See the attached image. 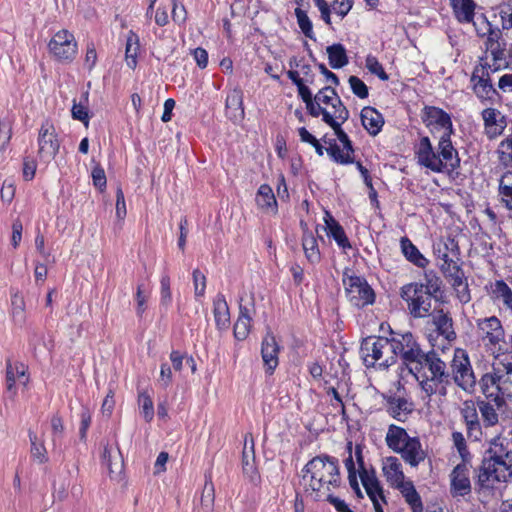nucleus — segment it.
Instances as JSON below:
<instances>
[{"mask_svg": "<svg viewBox=\"0 0 512 512\" xmlns=\"http://www.w3.org/2000/svg\"><path fill=\"white\" fill-rule=\"evenodd\" d=\"M439 279H428L427 285L408 283L401 288L400 296L407 303L409 313L414 318L430 315L432 294L439 290Z\"/></svg>", "mask_w": 512, "mask_h": 512, "instance_id": "obj_4", "label": "nucleus"}, {"mask_svg": "<svg viewBox=\"0 0 512 512\" xmlns=\"http://www.w3.org/2000/svg\"><path fill=\"white\" fill-rule=\"evenodd\" d=\"M418 163L433 172H452L460 165L458 152L451 139H439L438 151L435 152L428 137H422L416 152Z\"/></svg>", "mask_w": 512, "mask_h": 512, "instance_id": "obj_3", "label": "nucleus"}, {"mask_svg": "<svg viewBox=\"0 0 512 512\" xmlns=\"http://www.w3.org/2000/svg\"><path fill=\"white\" fill-rule=\"evenodd\" d=\"M12 127L8 120H0V149L3 150L10 141Z\"/></svg>", "mask_w": 512, "mask_h": 512, "instance_id": "obj_62", "label": "nucleus"}, {"mask_svg": "<svg viewBox=\"0 0 512 512\" xmlns=\"http://www.w3.org/2000/svg\"><path fill=\"white\" fill-rule=\"evenodd\" d=\"M92 179L93 184L96 188H98L100 191H103L106 187V175L104 172V169L100 166H96L92 170Z\"/></svg>", "mask_w": 512, "mask_h": 512, "instance_id": "obj_64", "label": "nucleus"}, {"mask_svg": "<svg viewBox=\"0 0 512 512\" xmlns=\"http://www.w3.org/2000/svg\"><path fill=\"white\" fill-rule=\"evenodd\" d=\"M38 157L42 162L50 163L57 155L60 142L53 124H42L38 135Z\"/></svg>", "mask_w": 512, "mask_h": 512, "instance_id": "obj_13", "label": "nucleus"}, {"mask_svg": "<svg viewBox=\"0 0 512 512\" xmlns=\"http://www.w3.org/2000/svg\"><path fill=\"white\" fill-rule=\"evenodd\" d=\"M493 370L497 373L498 385H500L503 398L512 397V361L505 356L494 364Z\"/></svg>", "mask_w": 512, "mask_h": 512, "instance_id": "obj_21", "label": "nucleus"}, {"mask_svg": "<svg viewBox=\"0 0 512 512\" xmlns=\"http://www.w3.org/2000/svg\"><path fill=\"white\" fill-rule=\"evenodd\" d=\"M352 92L359 98L364 99L368 97L367 85L357 76H350L348 79Z\"/></svg>", "mask_w": 512, "mask_h": 512, "instance_id": "obj_56", "label": "nucleus"}, {"mask_svg": "<svg viewBox=\"0 0 512 512\" xmlns=\"http://www.w3.org/2000/svg\"><path fill=\"white\" fill-rule=\"evenodd\" d=\"M328 118V115H326ZM330 124H328L334 131L335 135L339 139V141L343 144V149L345 152L350 153L351 156H353L354 148L352 146V142L349 139L348 135L344 132V130L341 128V125L344 122H341L340 120L332 121V119L329 117Z\"/></svg>", "mask_w": 512, "mask_h": 512, "instance_id": "obj_47", "label": "nucleus"}, {"mask_svg": "<svg viewBox=\"0 0 512 512\" xmlns=\"http://www.w3.org/2000/svg\"><path fill=\"white\" fill-rule=\"evenodd\" d=\"M138 402L145 421L150 422L154 417V406L151 397L146 392H141Z\"/></svg>", "mask_w": 512, "mask_h": 512, "instance_id": "obj_51", "label": "nucleus"}, {"mask_svg": "<svg viewBox=\"0 0 512 512\" xmlns=\"http://www.w3.org/2000/svg\"><path fill=\"white\" fill-rule=\"evenodd\" d=\"M256 204L265 212H276V198L269 185L263 184L259 187L256 194Z\"/></svg>", "mask_w": 512, "mask_h": 512, "instance_id": "obj_32", "label": "nucleus"}, {"mask_svg": "<svg viewBox=\"0 0 512 512\" xmlns=\"http://www.w3.org/2000/svg\"><path fill=\"white\" fill-rule=\"evenodd\" d=\"M411 507L412 512H423V503L412 481H405L396 487Z\"/></svg>", "mask_w": 512, "mask_h": 512, "instance_id": "obj_30", "label": "nucleus"}, {"mask_svg": "<svg viewBox=\"0 0 512 512\" xmlns=\"http://www.w3.org/2000/svg\"><path fill=\"white\" fill-rule=\"evenodd\" d=\"M498 195L500 202L512 211V171H507L500 177Z\"/></svg>", "mask_w": 512, "mask_h": 512, "instance_id": "obj_35", "label": "nucleus"}, {"mask_svg": "<svg viewBox=\"0 0 512 512\" xmlns=\"http://www.w3.org/2000/svg\"><path fill=\"white\" fill-rule=\"evenodd\" d=\"M214 318L219 329H226L230 323L229 307L225 297L219 294L214 300Z\"/></svg>", "mask_w": 512, "mask_h": 512, "instance_id": "obj_33", "label": "nucleus"}, {"mask_svg": "<svg viewBox=\"0 0 512 512\" xmlns=\"http://www.w3.org/2000/svg\"><path fill=\"white\" fill-rule=\"evenodd\" d=\"M401 249L407 260L412 262L414 265L424 268L428 264V260L408 238L403 237L401 239Z\"/></svg>", "mask_w": 512, "mask_h": 512, "instance_id": "obj_37", "label": "nucleus"}, {"mask_svg": "<svg viewBox=\"0 0 512 512\" xmlns=\"http://www.w3.org/2000/svg\"><path fill=\"white\" fill-rule=\"evenodd\" d=\"M470 492L469 467L466 462H462L456 465L451 473V494L454 497L465 496Z\"/></svg>", "mask_w": 512, "mask_h": 512, "instance_id": "obj_18", "label": "nucleus"}, {"mask_svg": "<svg viewBox=\"0 0 512 512\" xmlns=\"http://www.w3.org/2000/svg\"><path fill=\"white\" fill-rule=\"evenodd\" d=\"M386 480L395 488L405 482L401 462L397 457H386L382 467Z\"/></svg>", "mask_w": 512, "mask_h": 512, "instance_id": "obj_26", "label": "nucleus"}, {"mask_svg": "<svg viewBox=\"0 0 512 512\" xmlns=\"http://www.w3.org/2000/svg\"><path fill=\"white\" fill-rule=\"evenodd\" d=\"M499 16L503 29L512 28V4H502L499 6Z\"/></svg>", "mask_w": 512, "mask_h": 512, "instance_id": "obj_61", "label": "nucleus"}, {"mask_svg": "<svg viewBox=\"0 0 512 512\" xmlns=\"http://www.w3.org/2000/svg\"><path fill=\"white\" fill-rule=\"evenodd\" d=\"M411 438L404 428L391 424L388 427L385 441L387 446L396 452Z\"/></svg>", "mask_w": 512, "mask_h": 512, "instance_id": "obj_31", "label": "nucleus"}, {"mask_svg": "<svg viewBox=\"0 0 512 512\" xmlns=\"http://www.w3.org/2000/svg\"><path fill=\"white\" fill-rule=\"evenodd\" d=\"M226 112L233 121L244 119L243 93L240 89L232 90L226 98Z\"/></svg>", "mask_w": 512, "mask_h": 512, "instance_id": "obj_27", "label": "nucleus"}, {"mask_svg": "<svg viewBox=\"0 0 512 512\" xmlns=\"http://www.w3.org/2000/svg\"><path fill=\"white\" fill-rule=\"evenodd\" d=\"M12 306V314L15 322L23 324L25 322V302L18 293L14 294L12 297Z\"/></svg>", "mask_w": 512, "mask_h": 512, "instance_id": "obj_53", "label": "nucleus"}, {"mask_svg": "<svg viewBox=\"0 0 512 512\" xmlns=\"http://www.w3.org/2000/svg\"><path fill=\"white\" fill-rule=\"evenodd\" d=\"M433 252L440 263L441 271L457 264L459 256L458 243L450 237L440 238L433 244Z\"/></svg>", "mask_w": 512, "mask_h": 512, "instance_id": "obj_14", "label": "nucleus"}, {"mask_svg": "<svg viewBox=\"0 0 512 512\" xmlns=\"http://www.w3.org/2000/svg\"><path fill=\"white\" fill-rule=\"evenodd\" d=\"M329 64L333 69H339L348 64V57L344 46L340 43L328 46L327 49Z\"/></svg>", "mask_w": 512, "mask_h": 512, "instance_id": "obj_39", "label": "nucleus"}, {"mask_svg": "<svg viewBox=\"0 0 512 512\" xmlns=\"http://www.w3.org/2000/svg\"><path fill=\"white\" fill-rule=\"evenodd\" d=\"M193 282H194L195 296L196 297L204 296L205 289H206V277L199 269H195L193 271Z\"/></svg>", "mask_w": 512, "mask_h": 512, "instance_id": "obj_58", "label": "nucleus"}, {"mask_svg": "<svg viewBox=\"0 0 512 512\" xmlns=\"http://www.w3.org/2000/svg\"><path fill=\"white\" fill-rule=\"evenodd\" d=\"M451 368L455 383L463 390L471 391L476 384V379L468 356L462 350L455 352Z\"/></svg>", "mask_w": 512, "mask_h": 512, "instance_id": "obj_12", "label": "nucleus"}, {"mask_svg": "<svg viewBox=\"0 0 512 512\" xmlns=\"http://www.w3.org/2000/svg\"><path fill=\"white\" fill-rule=\"evenodd\" d=\"M88 96L89 93L86 91L79 103H76V101L73 102L71 109L73 119L81 121L85 127H88L89 124L88 109L86 107V104L88 103Z\"/></svg>", "mask_w": 512, "mask_h": 512, "instance_id": "obj_45", "label": "nucleus"}, {"mask_svg": "<svg viewBox=\"0 0 512 512\" xmlns=\"http://www.w3.org/2000/svg\"><path fill=\"white\" fill-rule=\"evenodd\" d=\"M29 439L31 443V457L39 464L47 463L49 459L44 441L39 439L33 431H29Z\"/></svg>", "mask_w": 512, "mask_h": 512, "instance_id": "obj_40", "label": "nucleus"}, {"mask_svg": "<svg viewBox=\"0 0 512 512\" xmlns=\"http://www.w3.org/2000/svg\"><path fill=\"white\" fill-rule=\"evenodd\" d=\"M360 480L367 495L373 503L375 512H384L381 503H386V499L375 472L373 470L360 471Z\"/></svg>", "mask_w": 512, "mask_h": 512, "instance_id": "obj_15", "label": "nucleus"}, {"mask_svg": "<svg viewBox=\"0 0 512 512\" xmlns=\"http://www.w3.org/2000/svg\"><path fill=\"white\" fill-rule=\"evenodd\" d=\"M413 410V403L403 397L393 396L387 399V412L397 421L405 422Z\"/></svg>", "mask_w": 512, "mask_h": 512, "instance_id": "obj_24", "label": "nucleus"}, {"mask_svg": "<svg viewBox=\"0 0 512 512\" xmlns=\"http://www.w3.org/2000/svg\"><path fill=\"white\" fill-rule=\"evenodd\" d=\"M27 367L20 362H11L8 361L6 365V384L7 391L11 394L12 397L16 395V381L22 380V384L24 386L28 383V377L26 376Z\"/></svg>", "mask_w": 512, "mask_h": 512, "instance_id": "obj_23", "label": "nucleus"}, {"mask_svg": "<svg viewBox=\"0 0 512 512\" xmlns=\"http://www.w3.org/2000/svg\"><path fill=\"white\" fill-rule=\"evenodd\" d=\"M279 345L274 335L267 332L262 340L261 355L267 370L272 372L278 365Z\"/></svg>", "mask_w": 512, "mask_h": 512, "instance_id": "obj_22", "label": "nucleus"}, {"mask_svg": "<svg viewBox=\"0 0 512 512\" xmlns=\"http://www.w3.org/2000/svg\"><path fill=\"white\" fill-rule=\"evenodd\" d=\"M361 121L364 128L371 135H377L384 124L382 115L375 108L370 106L362 109Z\"/></svg>", "mask_w": 512, "mask_h": 512, "instance_id": "obj_28", "label": "nucleus"}, {"mask_svg": "<svg viewBox=\"0 0 512 512\" xmlns=\"http://www.w3.org/2000/svg\"><path fill=\"white\" fill-rule=\"evenodd\" d=\"M364 364L373 367H389L395 363V350L392 347L391 338L382 336H369L365 338L360 347Z\"/></svg>", "mask_w": 512, "mask_h": 512, "instance_id": "obj_7", "label": "nucleus"}, {"mask_svg": "<svg viewBox=\"0 0 512 512\" xmlns=\"http://www.w3.org/2000/svg\"><path fill=\"white\" fill-rule=\"evenodd\" d=\"M442 272L447 278H449L453 289L456 287H460V285L467 284L464 272L462 271L458 264L451 267L448 266L446 269L444 268Z\"/></svg>", "mask_w": 512, "mask_h": 512, "instance_id": "obj_49", "label": "nucleus"}, {"mask_svg": "<svg viewBox=\"0 0 512 512\" xmlns=\"http://www.w3.org/2000/svg\"><path fill=\"white\" fill-rule=\"evenodd\" d=\"M325 223L326 228L328 229V235L332 236L340 247H350L348 238L346 237L343 228L328 212H326Z\"/></svg>", "mask_w": 512, "mask_h": 512, "instance_id": "obj_38", "label": "nucleus"}, {"mask_svg": "<svg viewBox=\"0 0 512 512\" xmlns=\"http://www.w3.org/2000/svg\"><path fill=\"white\" fill-rule=\"evenodd\" d=\"M452 439H453L454 445L457 448L463 462H467L470 454L467 449L463 434L460 432H453Z\"/></svg>", "mask_w": 512, "mask_h": 512, "instance_id": "obj_59", "label": "nucleus"}, {"mask_svg": "<svg viewBox=\"0 0 512 512\" xmlns=\"http://www.w3.org/2000/svg\"><path fill=\"white\" fill-rule=\"evenodd\" d=\"M482 118L485 133L490 139H494L503 133L506 127V119L499 110L486 108L482 111Z\"/></svg>", "mask_w": 512, "mask_h": 512, "instance_id": "obj_19", "label": "nucleus"}, {"mask_svg": "<svg viewBox=\"0 0 512 512\" xmlns=\"http://www.w3.org/2000/svg\"><path fill=\"white\" fill-rule=\"evenodd\" d=\"M139 50V39L138 36L130 31L127 35L126 39V49H125V61L126 65L135 69L137 65V55Z\"/></svg>", "mask_w": 512, "mask_h": 512, "instance_id": "obj_41", "label": "nucleus"}, {"mask_svg": "<svg viewBox=\"0 0 512 512\" xmlns=\"http://www.w3.org/2000/svg\"><path fill=\"white\" fill-rule=\"evenodd\" d=\"M318 7L321 18L326 24H331V13L333 12L340 19H343L352 9L353 0H314Z\"/></svg>", "mask_w": 512, "mask_h": 512, "instance_id": "obj_16", "label": "nucleus"}, {"mask_svg": "<svg viewBox=\"0 0 512 512\" xmlns=\"http://www.w3.org/2000/svg\"><path fill=\"white\" fill-rule=\"evenodd\" d=\"M474 92L479 98L486 99L490 98V95L496 91L488 79L479 78L474 84Z\"/></svg>", "mask_w": 512, "mask_h": 512, "instance_id": "obj_54", "label": "nucleus"}, {"mask_svg": "<svg viewBox=\"0 0 512 512\" xmlns=\"http://www.w3.org/2000/svg\"><path fill=\"white\" fill-rule=\"evenodd\" d=\"M454 14L461 23H470L474 19L476 4L473 0H450Z\"/></svg>", "mask_w": 512, "mask_h": 512, "instance_id": "obj_29", "label": "nucleus"}, {"mask_svg": "<svg viewBox=\"0 0 512 512\" xmlns=\"http://www.w3.org/2000/svg\"><path fill=\"white\" fill-rule=\"evenodd\" d=\"M421 118L432 133L441 132L440 139H450L453 125L450 115L435 106H425Z\"/></svg>", "mask_w": 512, "mask_h": 512, "instance_id": "obj_11", "label": "nucleus"}, {"mask_svg": "<svg viewBox=\"0 0 512 512\" xmlns=\"http://www.w3.org/2000/svg\"><path fill=\"white\" fill-rule=\"evenodd\" d=\"M295 15L297 23L303 34L310 39H314L312 22L310 21L307 13L301 8H296Z\"/></svg>", "mask_w": 512, "mask_h": 512, "instance_id": "obj_52", "label": "nucleus"}, {"mask_svg": "<svg viewBox=\"0 0 512 512\" xmlns=\"http://www.w3.org/2000/svg\"><path fill=\"white\" fill-rule=\"evenodd\" d=\"M512 479V440L497 435L489 441V447L479 468L477 483L481 488L491 489L497 483Z\"/></svg>", "mask_w": 512, "mask_h": 512, "instance_id": "obj_2", "label": "nucleus"}, {"mask_svg": "<svg viewBox=\"0 0 512 512\" xmlns=\"http://www.w3.org/2000/svg\"><path fill=\"white\" fill-rule=\"evenodd\" d=\"M315 114H310L313 117H319L322 115V120L328 125L330 124L329 118L332 121L340 120L346 122L349 118V111L342 103L339 95L335 89L326 86L318 91L314 97Z\"/></svg>", "mask_w": 512, "mask_h": 512, "instance_id": "obj_8", "label": "nucleus"}, {"mask_svg": "<svg viewBox=\"0 0 512 512\" xmlns=\"http://www.w3.org/2000/svg\"><path fill=\"white\" fill-rule=\"evenodd\" d=\"M301 486L307 497L321 501L341 484L338 460L328 455L312 458L302 469Z\"/></svg>", "mask_w": 512, "mask_h": 512, "instance_id": "obj_1", "label": "nucleus"}, {"mask_svg": "<svg viewBox=\"0 0 512 512\" xmlns=\"http://www.w3.org/2000/svg\"><path fill=\"white\" fill-rule=\"evenodd\" d=\"M302 246L306 258L314 263L320 259V252L317 245V240L312 234H303Z\"/></svg>", "mask_w": 512, "mask_h": 512, "instance_id": "obj_43", "label": "nucleus"}, {"mask_svg": "<svg viewBox=\"0 0 512 512\" xmlns=\"http://www.w3.org/2000/svg\"><path fill=\"white\" fill-rule=\"evenodd\" d=\"M50 54L59 62H72L78 50L74 35L66 30L57 31L48 43Z\"/></svg>", "mask_w": 512, "mask_h": 512, "instance_id": "obj_10", "label": "nucleus"}, {"mask_svg": "<svg viewBox=\"0 0 512 512\" xmlns=\"http://www.w3.org/2000/svg\"><path fill=\"white\" fill-rule=\"evenodd\" d=\"M326 144H328V148L325 149L327 154L336 162L340 164H350L354 163V157L345 151H341L339 145L335 142V140H324Z\"/></svg>", "mask_w": 512, "mask_h": 512, "instance_id": "obj_42", "label": "nucleus"}, {"mask_svg": "<svg viewBox=\"0 0 512 512\" xmlns=\"http://www.w3.org/2000/svg\"><path fill=\"white\" fill-rule=\"evenodd\" d=\"M396 453L411 467H417L426 458V452L418 437L411 438Z\"/></svg>", "mask_w": 512, "mask_h": 512, "instance_id": "obj_20", "label": "nucleus"}, {"mask_svg": "<svg viewBox=\"0 0 512 512\" xmlns=\"http://www.w3.org/2000/svg\"><path fill=\"white\" fill-rule=\"evenodd\" d=\"M433 323L436 326L438 332L447 340L455 339L456 334L453 330L452 318L449 317V315L443 310H439L433 315Z\"/></svg>", "mask_w": 512, "mask_h": 512, "instance_id": "obj_34", "label": "nucleus"}, {"mask_svg": "<svg viewBox=\"0 0 512 512\" xmlns=\"http://www.w3.org/2000/svg\"><path fill=\"white\" fill-rule=\"evenodd\" d=\"M102 458L104 463L106 464L107 468L109 469V472L111 475H119L122 472L123 469V459L121 457L120 450L118 449V455L114 457V461H112L111 451L108 445L104 447V451L102 454Z\"/></svg>", "mask_w": 512, "mask_h": 512, "instance_id": "obj_46", "label": "nucleus"}, {"mask_svg": "<svg viewBox=\"0 0 512 512\" xmlns=\"http://www.w3.org/2000/svg\"><path fill=\"white\" fill-rule=\"evenodd\" d=\"M343 284L346 297L353 306L360 308L374 302V291L364 278L345 272Z\"/></svg>", "mask_w": 512, "mask_h": 512, "instance_id": "obj_9", "label": "nucleus"}, {"mask_svg": "<svg viewBox=\"0 0 512 512\" xmlns=\"http://www.w3.org/2000/svg\"><path fill=\"white\" fill-rule=\"evenodd\" d=\"M497 373L494 370L493 373H487L483 375L480 381L481 390L486 398L491 399L495 402L497 407L502 406L504 398L502 396L500 385H498Z\"/></svg>", "mask_w": 512, "mask_h": 512, "instance_id": "obj_25", "label": "nucleus"}, {"mask_svg": "<svg viewBox=\"0 0 512 512\" xmlns=\"http://www.w3.org/2000/svg\"><path fill=\"white\" fill-rule=\"evenodd\" d=\"M395 360L399 357L417 380L421 373V359H424L425 352L421 349L416 337L411 332H391Z\"/></svg>", "mask_w": 512, "mask_h": 512, "instance_id": "obj_6", "label": "nucleus"}, {"mask_svg": "<svg viewBox=\"0 0 512 512\" xmlns=\"http://www.w3.org/2000/svg\"><path fill=\"white\" fill-rule=\"evenodd\" d=\"M478 407L486 426H494L498 423V414L491 403L480 401Z\"/></svg>", "mask_w": 512, "mask_h": 512, "instance_id": "obj_48", "label": "nucleus"}, {"mask_svg": "<svg viewBox=\"0 0 512 512\" xmlns=\"http://www.w3.org/2000/svg\"><path fill=\"white\" fill-rule=\"evenodd\" d=\"M252 317L248 308L240 306V312L234 324V336L237 340H245L250 332Z\"/></svg>", "mask_w": 512, "mask_h": 512, "instance_id": "obj_36", "label": "nucleus"}, {"mask_svg": "<svg viewBox=\"0 0 512 512\" xmlns=\"http://www.w3.org/2000/svg\"><path fill=\"white\" fill-rule=\"evenodd\" d=\"M420 385L425 394L430 397L436 393L446 394L445 384L450 382V373L445 362L435 352L424 354L421 359Z\"/></svg>", "mask_w": 512, "mask_h": 512, "instance_id": "obj_5", "label": "nucleus"}, {"mask_svg": "<svg viewBox=\"0 0 512 512\" xmlns=\"http://www.w3.org/2000/svg\"><path fill=\"white\" fill-rule=\"evenodd\" d=\"M299 96L302 98L303 102L306 104V108L309 114H315V106H313L314 98L312 97V93L310 89L303 83L298 87Z\"/></svg>", "mask_w": 512, "mask_h": 512, "instance_id": "obj_60", "label": "nucleus"}, {"mask_svg": "<svg viewBox=\"0 0 512 512\" xmlns=\"http://www.w3.org/2000/svg\"><path fill=\"white\" fill-rule=\"evenodd\" d=\"M492 293L496 299L502 300L504 305L512 310V290L503 280H497L494 283Z\"/></svg>", "mask_w": 512, "mask_h": 512, "instance_id": "obj_44", "label": "nucleus"}, {"mask_svg": "<svg viewBox=\"0 0 512 512\" xmlns=\"http://www.w3.org/2000/svg\"><path fill=\"white\" fill-rule=\"evenodd\" d=\"M160 295L161 303L164 306H168L172 301V293L170 289V277L163 275L160 280Z\"/></svg>", "mask_w": 512, "mask_h": 512, "instance_id": "obj_57", "label": "nucleus"}, {"mask_svg": "<svg viewBox=\"0 0 512 512\" xmlns=\"http://www.w3.org/2000/svg\"><path fill=\"white\" fill-rule=\"evenodd\" d=\"M461 413L466 425L478 420L477 409L473 402L466 401L461 410Z\"/></svg>", "mask_w": 512, "mask_h": 512, "instance_id": "obj_63", "label": "nucleus"}, {"mask_svg": "<svg viewBox=\"0 0 512 512\" xmlns=\"http://www.w3.org/2000/svg\"><path fill=\"white\" fill-rule=\"evenodd\" d=\"M477 327L482 339L492 345H497L504 339L503 327L500 320L495 316L478 319Z\"/></svg>", "mask_w": 512, "mask_h": 512, "instance_id": "obj_17", "label": "nucleus"}, {"mask_svg": "<svg viewBox=\"0 0 512 512\" xmlns=\"http://www.w3.org/2000/svg\"><path fill=\"white\" fill-rule=\"evenodd\" d=\"M215 500V489L211 478L206 477V481L201 493V506L204 509L212 510Z\"/></svg>", "mask_w": 512, "mask_h": 512, "instance_id": "obj_50", "label": "nucleus"}, {"mask_svg": "<svg viewBox=\"0 0 512 512\" xmlns=\"http://www.w3.org/2000/svg\"><path fill=\"white\" fill-rule=\"evenodd\" d=\"M366 68L370 73L377 75L381 80L386 81L389 79L388 74L384 71L381 63L374 56H367Z\"/></svg>", "mask_w": 512, "mask_h": 512, "instance_id": "obj_55", "label": "nucleus"}]
</instances>
